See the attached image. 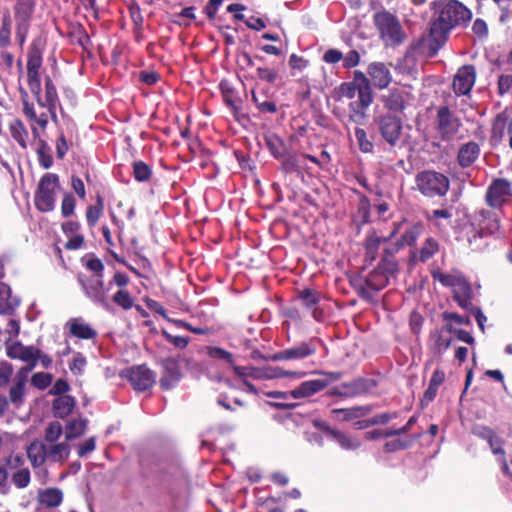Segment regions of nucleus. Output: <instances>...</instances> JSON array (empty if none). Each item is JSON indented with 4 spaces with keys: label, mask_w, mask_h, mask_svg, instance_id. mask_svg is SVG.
<instances>
[{
    "label": "nucleus",
    "mask_w": 512,
    "mask_h": 512,
    "mask_svg": "<svg viewBox=\"0 0 512 512\" xmlns=\"http://www.w3.org/2000/svg\"><path fill=\"white\" fill-rule=\"evenodd\" d=\"M437 13L438 16L430 28V36L437 44L446 40V35L452 28L470 18V11L456 0L439 3Z\"/></svg>",
    "instance_id": "1"
},
{
    "label": "nucleus",
    "mask_w": 512,
    "mask_h": 512,
    "mask_svg": "<svg viewBox=\"0 0 512 512\" xmlns=\"http://www.w3.org/2000/svg\"><path fill=\"white\" fill-rule=\"evenodd\" d=\"M373 22L386 45H399L404 41L405 32L398 18L392 13L377 12L373 16Z\"/></svg>",
    "instance_id": "2"
},
{
    "label": "nucleus",
    "mask_w": 512,
    "mask_h": 512,
    "mask_svg": "<svg viewBox=\"0 0 512 512\" xmlns=\"http://www.w3.org/2000/svg\"><path fill=\"white\" fill-rule=\"evenodd\" d=\"M59 186L57 174L46 173L41 177L34 195L35 207L40 212L47 213L54 210Z\"/></svg>",
    "instance_id": "3"
},
{
    "label": "nucleus",
    "mask_w": 512,
    "mask_h": 512,
    "mask_svg": "<svg viewBox=\"0 0 512 512\" xmlns=\"http://www.w3.org/2000/svg\"><path fill=\"white\" fill-rule=\"evenodd\" d=\"M374 95H367L365 93H358L357 100H352L348 103L347 113L340 105H335L333 113L338 119L347 117V122L363 125L367 120V110L373 103Z\"/></svg>",
    "instance_id": "4"
},
{
    "label": "nucleus",
    "mask_w": 512,
    "mask_h": 512,
    "mask_svg": "<svg viewBox=\"0 0 512 512\" xmlns=\"http://www.w3.org/2000/svg\"><path fill=\"white\" fill-rule=\"evenodd\" d=\"M419 191L427 197L444 196L449 190V179L435 171H423L416 177Z\"/></svg>",
    "instance_id": "5"
},
{
    "label": "nucleus",
    "mask_w": 512,
    "mask_h": 512,
    "mask_svg": "<svg viewBox=\"0 0 512 512\" xmlns=\"http://www.w3.org/2000/svg\"><path fill=\"white\" fill-rule=\"evenodd\" d=\"M102 278L100 276H86L82 274H79L77 277L85 295L95 304L109 310L111 307L108 301L109 287L106 288L104 286Z\"/></svg>",
    "instance_id": "6"
},
{
    "label": "nucleus",
    "mask_w": 512,
    "mask_h": 512,
    "mask_svg": "<svg viewBox=\"0 0 512 512\" xmlns=\"http://www.w3.org/2000/svg\"><path fill=\"white\" fill-rule=\"evenodd\" d=\"M382 139L391 147H396L402 138L403 121L396 115L387 113L375 118Z\"/></svg>",
    "instance_id": "7"
},
{
    "label": "nucleus",
    "mask_w": 512,
    "mask_h": 512,
    "mask_svg": "<svg viewBox=\"0 0 512 512\" xmlns=\"http://www.w3.org/2000/svg\"><path fill=\"white\" fill-rule=\"evenodd\" d=\"M512 197L511 183L504 178L494 179L488 186L485 200L488 206L501 209Z\"/></svg>",
    "instance_id": "8"
},
{
    "label": "nucleus",
    "mask_w": 512,
    "mask_h": 512,
    "mask_svg": "<svg viewBox=\"0 0 512 512\" xmlns=\"http://www.w3.org/2000/svg\"><path fill=\"white\" fill-rule=\"evenodd\" d=\"M6 354L11 359H17L26 364L20 370H27V374L36 366L39 349L33 345L24 346L20 342L6 345Z\"/></svg>",
    "instance_id": "9"
},
{
    "label": "nucleus",
    "mask_w": 512,
    "mask_h": 512,
    "mask_svg": "<svg viewBox=\"0 0 512 512\" xmlns=\"http://www.w3.org/2000/svg\"><path fill=\"white\" fill-rule=\"evenodd\" d=\"M460 121L448 107L443 106L437 112V129L443 140H451L459 131Z\"/></svg>",
    "instance_id": "10"
},
{
    "label": "nucleus",
    "mask_w": 512,
    "mask_h": 512,
    "mask_svg": "<svg viewBox=\"0 0 512 512\" xmlns=\"http://www.w3.org/2000/svg\"><path fill=\"white\" fill-rule=\"evenodd\" d=\"M125 376L138 391H145L155 383V374L145 365L129 368L126 370Z\"/></svg>",
    "instance_id": "11"
},
{
    "label": "nucleus",
    "mask_w": 512,
    "mask_h": 512,
    "mask_svg": "<svg viewBox=\"0 0 512 512\" xmlns=\"http://www.w3.org/2000/svg\"><path fill=\"white\" fill-rule=\"evenodd\" d=\"M471 227L476 228L477 231H482V233L488 236L499 230L500 222L496 213L481 209L474 212L471 219Z\"/></svg>",
    "instance_id": "12"
},
{
    "label": "nucleus",
    "mask_w": 512,
    "mask_h": 512,
    "mask_svg": "<svg viewBox=\"0 0 512 512\" xmlns=\"http://www.w3.org/2000/svg\"><path fill=\"white\" fill-rule=\"evenodd\" d=\"M21 100L23 105V114L25 117L32 122L31 131L35 139L40 137L39 130L35 126L37 124L41 129H46L48 125V113L41 112L37 114L34 104L29 102L28 94L26 91L21 90Z\"/></svg>",
    "instance_id": "13"
},
{
    "label": "nucleus",
    "mask_w": 512,
    "mask_h": 512,
    "mask_svg": "<svg viewBox=\"0 0 512 512\" xmlns=\"http://www.w3.org/2000/svg\"><path fill=\"white\" fill-rule=\"evenodd\" d=\"M24 464L21 455H12L7 461L8 468L12 470L11 481L19 489L26 488L31 480L30 470Z\"/></svg>",
    "instance_id": "14"
},
{
    "label": "nucleus",
    "mask_w": 512,
    "mask_h": 512,
    "mask_svg": "<svg viewBox=\"0 0 512 512\" xmlns=\"http://www.w3.org/2000/svg\"><path fill=\"white\" fill-rule=\"evenodd\" d=\"M316 352L313 342H301L293 347L281 350L271 356L273 361L302 360Z\"/></svg>",
    "instance_id": "15"
},
{
    "label": "nucleus",
    "mask_w": 512,
    "mask_h": 512,
    "mask_svg": "<svg viewBox=\"0 0 512 512\" xmlns=\"http://www.w3.org/2000/svg\"><path fill=\"white\" fill-rule=\"evenodd\" d=\"M476 78L475 68L465 65L458 69L454 80L453 90L457 95H467L471 91Z\"/></svg>",
    "instance_id": "16"
},
{
    "label": "nucleus",
    "mask_w": 512,
    "mask_h": 512,
    "mask_svg": "<svg viewBox=\"0 0 512 512\" xmlns=\"http://www.w3.org/2000/svg\"><path fill=\"white\" fill-rule=\"evenodd\" d=\"M373 410L371 405H359L348 408H335L330 411V418L338 422H348L362 419Z\"/></svg>",
    "instance_id": "17"
},
{
    "label": "nucleus",
    "mask_w": 512,
    "mask_h": 512,
    "mask_svg": "<svg viewBox=\"0 0 512 512\" xmlns=\"http://www.w3.org/2000/svg\"><path fill=\"white\" fill-rule=\"evenodd\" d=\"M367 75L370 82L379 89H385L392 81V74L389 67L383 62H372L367 68Z\"/></svg>",
    "instance_id": "18"
},
{
    "label": "nucleus",
    "mask_w": 512,
    "mask_h": 512,
    "mask_svg": "<svg viewBox=\"0 0 512 512\" xmlns=\"http://www.w3.org/2000/svg\"><path fill=\"white\" fill-rule=\"evenodd\" d=\"M329 384L330 381L326 378L304 381L298 387L289 391V395L293 399L307 398L324 390Z\"/></svg>",
    "instance_id": "19"
},
{
    "label": "nucleus",
    "mask_w": 512,
    "mask_h": 512,
    "mask_svg": "<svg viewBox=\"0 0 512 512\" xmlns=\"http://www.w3.org/2000/svg\"><path fill=\"white\" fill-rule=\"evenodd\" d=\"M161 365L165 374L160 379V386L168 390L181 378L179 362L175 357L169 356L162 359Z\"/></svg>",
    "instance_id": "20"
},
{
    "label": "nucleus",
    "mask_w": 512,
    "mask_h": 512,
    "mask_svg": "<svg viewBox=\"0 0 512 512\" xmlns=\"http://www.w3.org/2000/svg\"><path fill=\"white\" fill-rule=\"evenodd\" d=\"M27 379V370H19L9 388V400L16 408L24 403Z\"/></svg>",
    "instance_id": "21"
},
{
    "label": "nucleus",
    "mask_w": 512,
    "mask_h": 512,
    "mask_svg": "<svg viewBox=\"0 0 512 512\" xmlns=\"http://www.w3.org/2000/svg\"><path fill=\"white\" fill-rule=\"evenodd\" d=\"M410 99V94L401 89H393L387 96H384L383 102L385 108L394 113L402 112L406 103Z\"/></svg>",
    "instance_id": "22"
},
{
    "label": "nucleus",
    "mask_w": 512,
    "mask_h": 512,
    "mask_svg": "<svg viewBox=\"0 0 512 512\" xmlns=\"http://www.w3.org/2000/svg\"><path fill=\"white\" fill-rule=\"evenodd\" d=\"M66 327L72 336L79 339L89 340L94 339L97 336V331L82 318H71L66 323Z\"/></svg>",
    "instance_id": "23"
},
{
    "label": "nucleus",
    "mask_w": 512,
    "mask_h": 512,
    "mask_svg": "<svg viewBox=\"0 0 512 512\" xmlns=\"http://www.w3.org/2000/svg\"><path fill=\"white\" fill-rule=\"evenodd\" d=\"M234 373L241 379L253 378L257 380L273 378L272 368H257L253 366L233 365Z\"/></svg>",
    "instance_id": "24"
},
{
    "label": "nucleus",
    "mask_w": 512,
    "mask_h": 512,
    "mask_svg": "<svg viewBox=\"0 0 512 512\" xmlns=\"http://www.w3.org/2000/svg\"><path fill=\"white\" fill-rule=\"evenodd\" d=\"M480 146L473 141L463 144L457 155V161L463 168L471 166L479 157Z\"/></svg>",
    "instance_id": "25"
},
{
    "label": "nucleus",
    "mask_w": 512,
    "mask_h": 512,
    "mask_svg": "<svg viewBox=\"0 0 512 512\" xmlns=\"http://www.w3.org/2000/svg\"><path fill=\"white\" fill-rule=\"evenodd\" d=\"M48 462L63 464L69 457L71 445L65 440L47 445Z\"/></svg>",
    "instance_id": "26"
},
{
    "label": "nucleus",
    "mask_w": 512,
    "mask_h": 512,
    "mask_svg": "<svg viewBox=\"0 0 512 512\" xmlns=\"http://www.w3.org/2000/svg\"><path fill=\"white\" fill-rule=\"evenodd\" d=\"M34 0H17L14 6L16 25H30L34 12Z\"/></svg>",
    "instance_id": "27"
},
{
    "label": "nucleus",
    "mask_w": 512,
    "mask_h": 512,
    "mask_svg": "<svg viewBox=\"0 0 512 512\" xmlns=\"http://www.w3.org/2000/svg\"><path fill=\"white\" fill-rule=\"evenodd\" d=\"M27 456L34 468L40 467L48 461L47 444L42 441H33L27 447Z\"/></svg>",
    "instance_id": "28"
},
{
    "label": "nucleus",
    "mask_w": 512,
    "mask_h": 512,
    "mask_svg": "<svg viewBox=\"0 0 512 512\" xmlns=\"http://www.w3.org/2000/svg\"><path fill=\"white\" fill-rule=\"evenodd\" d=\"M374 386V383L370 379L357 378L350 382L343 383V389L346 394V398L356 397L369 392Z\"/></svg>",
    "instance_id": "29"
},
{
    "label": "nucleus",
    "mask_w": 512,
    "mask_h": 512,
    "mask_svg": "<svg viewBox=\"0 0 512 512\" xmlns=\"http://www.w3.org/2000/svg\"><path fill=\"white\" fill-rule=\"evenodd\" d=\"M43 97L45 98L46 109H47L49 115L51 116V119L54 122H56L57 121L56 109H57V106L60 104V101H59L56 87L50 78H47L45 81V95Z\"/></svg>",
    "instance_id": "30"
},
{
    "label": "nucleus",
    "mask_w": 512,
    "mask_h": 512,
    "mask_svg": "<svg viewBox=\"0 0 512 512\" xmlns=\"http://www.w3.org/2000/svg\"><path fill=\"white\" fill-rule=\"evenodd\" d=\"M453 298L458 305L464 309L471 306L472 290L470 284L465 280L464 277L452 288Z\"/></svg>",
    "instance_id": "31"
},
{
    "label": "nucleus",
    "mask_w": 512,
    "mask_h": 512,
    "mask_svg": "<svg viewBox=\"0 0 512 512\" xmlns=\"http://www.w3.org/2000/svg\"><path fill=\"white\" fill-rule=\"evenodd\" d=\"M358 95V87L356 84L350 82H343L333 91L332 97L336 105L344 103V99L352 101Z\"/></svg>",
    "instance_id": "32"
},
{
    "label": "nucleus",
    "mask_w": 512,
    "mask_h": 512,
    "mask_svg": "<svg viewBox=\"0 0 512 512\" xmlns=\"http://www.w3.org/2000/svg\"><path fill=\"white\" fill-rule=\"evenodd\" d=\"M332 439L345 450H356L360 448L361 441L348 433L340 430H332L330 432Z\"/></svg>",
    "instance_id": "33"
},
{
    "label": "nucleus",
    "mask_w": 512,
    "mask_h": 512,
    "mask_svg": "<svg viewBox=\"0 0 512 512\" xmlns=\"http://www.w3.org/2000/svg\"><path fill=\"white\" fill-rule=\"evenodd\" d=\"M19 305V301L11 296L10 287L0 283V314H10Z\"/></svg>",
    "instance_id": "34"
},
{
    "label": "nucleus",
    "mask_w": 512,
    "mask_h": 512,
    "mask_svg": "<svg viewBox=\"0 0 512 512\" xmlns=\"http://www.w3.org/2000/svg\"><path fill=\"white\" fill-rule=\"evenodd\" d=\"M75 406V400L72 396L61 395L53 403L54 415L58 418L67 417Z\"/></svg>",
    "instance_id": "35"
},
{
    "label": "nucleus",
    "mask_w": 512,
    "mask_h": 512,
    "mask_svg": "<svg viewBox=\"0 0 512 512\" xmlns=\"http://www.w3.org/2000/svg\"><path fill=\"white\" fill-rule=\"evenodd\" d=\"M39 501L49 508L59 506L63 501V493L58 488H47L39 492Z\"/></svg>",
    "instance_id": "36"
},
{
    "label": "nucleus",
    "mask_w": 512,
    "mask_h": 512,
    "mask_svg": "<svg viewBox=\"0 0 512 512\" xmlns=\"http://www.w3.org/2000/svg\"><path fill=\"white\" fill-rule=\"evenodd\" d=\"M11 137L23 148L27 147L28 130L20 119H13L9 123Z\"/></svg>",
    "instance_id": "37"
},
{
    "label": "nucleus",
    "mask_w": 512,
    "mask_h": 512,
    "mask_svg": "<svg viewBox=\"0 0 512 512\" xmlns=\"http://www.w3.org/2000/svg\"><path fill=\"white\" fill-rule=\"evenodd\" d=\"M87 429L86 419H75L67 423L65 427L64 438L67 441H72L82 436Z\"/></svg>",
    "instance_id": "38"
},
{
    "label": "nucleus",
    "mask_w": 512,
    "mask_h": 512,
    "mask_svg": "<svg viewBox=\"0 0 512 512\" xmlns=\"http://www.w3.org/2000/svg\"><path fill=\"white\" fill-rule=\"evenodd\" d=\"M104 211V200L101 195H97L96 204L89 205L86 209V221L89 227H94L99 221Z\"/></svg>",
    "instance_id": "39"
},
{
    "label": "nucleus",
    "mask_w": 512,
    "mask_h": 512,
    "mask_svg": "<svg viewBox=\"0 0 512 512\" xmlns=\"http://www.w3.org/2000/svg\"><path fill=\"white\" fill-rule=\"evenodd\" d=\"M42 65V49L38 41H33L28 51L27 71H39Z\"/></svg>",
    "instance_id": "40"
},
{
    "label": "nucleus",
    "mask_w": 512,
    "mask_h": 512,
    "mask_svg": "<svg viewBox=\"0 0 512 512\" xmlns=\"http://www.w3.org/2000/svg\"><path fill=\"white\" fill-rule=\"evenodd\" d=\"M36 153L38 156V161L43 168L48 169L53 165L51 147L45 140H38V147L36 149Z\"/></svg>",
    "instance_id": "41"
},
{
    "label": "nucleus",
    "mask_w": 512,
    "mask_h": 512,
    "mask_svg": "<svg viewBox=\"0 0 512 512\" xmlns=\"http://www.w3.org/2000/svg\"><path fill=\"white\" fill-rule=\"evenodd\" d=\"M439 251V243L433 237H428L423 242L420 250L418 259L421 262H426L430 258H432Z\"/></svg>",
    "instance_id": "42"
},
{
    "label": "nucleus",
    "mask_w": 512,
    "mask_h": 512,
    "mask_svg": "<svg viewBox=\"0 0 512 512\" xmlns=\"http://www.w3.org/2000/svg\"><path fill=\"white\" fill-rule=\"evenodd\" d=\"M350 83L356 84L358 87V93H365L367 95H374L370 77L367 76L365 73L359 70H355L353 72V81Z\"/></svg>",
    "instance_id": "43"
},
{
    "label": "nucleus",
    "mask_w": 512,
    "mask_h": 512,
    "mask_svg": "<svg viewBox=\"0 0 512 512\" xmlns=\"http://www.w3.org/2000/svg\"><path fill=\"white\" fill-rule=\"evenodd\" d=\"M63 434V427L60 422L52 421L48 424L44 431V443L49 445L58 443V440Z\"/></svg>",
    "instance_id": "44"
},
{
    "label": "nucleus",
    "mask_w": 512,
    "mask_h": 512,
    "mask_svg": "<svg viewBox=\"0 0 512 512\" xmlns=\"http://www.w3.org/2000/svg\"><path fill=\"white\" fill-rule=\"evenodd\" d=\"M395 233L396 231L394 230L388 237H380L376 234L375 231L368 233L365 239L368 252L376 253L380 244L389 241L392 237H394Z\"/></svg>",
    "instance_id": "45"
},
{
    "label": "nucleus",
    "mask_w": 512,
    "mask_h": 512,
    "mask_svg": "<svg viewBox=\"0 0 512 512\" xmlns=\"http://www.w3.org/2000/svg\"><path fill=\"white\" fill-rule=\"evenodd\" d=\"M265 142L268 149L276 159H281L284 156L285 146L283 141L278 136H267L265 138Z\"/></svg>",
    "instance_id": "46"
},
{
    "label": "nucleus",
    "mask_w": 512,
    "mask_h": 512,
    "mask_svg": "<svg viewBox=\"0 0 512 512\" xmlns=\"http://www.w3.org/2000/svg\"><path fill=\"white\" fill-rule=\"evenodd\" d=\"M506 119L500 115L493 122L491 131V142L496 145L500 143L505 135Z\"/></svg>",
    "instance_id": "47"
},
{
    "label": "nucleus",
    "mask_w": 512,
    "mask_h": 512,
    "mask_svg": "<svg viewBox=\"0 0 512 512\" xmlns=\"http://www.w3.org/2000/svg\"><path fill=\"white\" fill-rule=\"evenodd\" d=\"M423 224L417 223L410 227L408 230L404 232V234L401 236V244L402 245H414L417 241V239L420 237V235L423 233Z\"/></svg>",
    "instance_id": "48"
},
{
    "label": "nucleus",
    "mask_w": 512,
    "mask_h": 512,
    "mask_svg": "<svg viewBox=\"0 0 512 512\" xmlns=\"http://www.w3.org/2000/svg\"><path fill=\"white\" fill-rule=\"evenodd\" d=\"M256 72L260 80L269 84H274L280 79L279 69L276 67L259 66L256 68Z\"/></svg>",
    "instance_id": "49"
},
{
    "label": "nucleus",
    "mask_w": 512,
    "mask_h": 512,
    "mask_svg": "<svg viewBox=\"0 0 512 512\" xmlns=\"http://www.w3.org/2000/svg\"><path fill=\"white\" fill-rule=\"evenodd\" d=\"M299 299L308 309H314L320 301V293L312 289H304L299 293Z\"/></svg>",
    "instance_id": "50"
},
{
    "label": "nucleus",
    "mask_w": 512,
    "mask_h": 512,
    "mask_svg": "<svg viewBox=\"0 0 512 512\" xmlns=\"http://www.w3.org/2000/svg\"><path fill=\"white\" fill-rule=\"evenodd\" d=\"M11 42V18L9 13L3 16L0 26V46L7 47Z\"/></svg>",
    "instance_id": "51"
},
{
    "label": "nucleus",
    "mask_w": 512,
    "mask_h": 512,
    "mask_svg": "<svg viewBox=\"0 0 512 512\" xmlns=\"http://www.w3.org/2000/svg\"><path fill=\"white\" fill-rule=\"evenodd\" d=\"M355 138L358 142L359 149L363 153L373 152V143L367 138L366 131L362 128L355 129Z\"/></svg>",
    "instance_id": "52"
},
{
    "label": "nucleus",
    "mask_w": 512,
    "mask_h": 512,
    "mask_svg": "<svg viewBox=\"0 0 512 512\" xmlns=\"http://www.w3.org/2000/svg\"><path fill=\"white\" fill-rule=\"evenodd\" d=\"M151 168L143 161H137L133 165V175L137 181H147L151 176Z\"/></svg>",
    "instance_id": "53"
},
{
    "label": "nucleus",
    "mask_w": 512,
    "mask_h": 512,
    "mask_svg": "<svg viewBox=\"0 0 512 512\" xmlns=\"http://www.w3.org/2000/svg\"><path fill=\"white\" fill-rule=\"evenodd\" d=\"M113 301L125 310L131 309L134 305V300L127 290H119L113 296Z\"/></svg>",
    "instance_id": "54"
},
{
    "label": "nucleus",
    "mask_w": 512,
    "mask_h": 512,
    "mask_svg": "<svg viewBox=\"0 0 512 512\" xmlns=\"http://www.w3.org/2000/svg\"><path fill=\"white\" fill-rule=\"evenodd\" d=\"M463 276L459 273L444 274L441 272L433 273L434 280L439 281L444 286L454 287Z\"/></svg>",
    "instance_id": "55"
},
{
    "label": "nucleus",
    "mask_w": 512,
    "mask_h": 512,
    "mask_svg": "<svg viewBox=\"0 0 512 512\" xmlns=\"http://www.w3.org/2000/svg\"><path fill=\"white\" fill-rule=\"evenodd\" d=\"M161 334L169 343H171L177 349H185L190 342L189 337L174 336L165 329L161 330Z\"/></svg>",
    "instance_id": "56"
},
{
    "label": "nucleus",
    "mask_w": 512,
    "mask_h": 512,
    "mask_svg": "<svg viewBox=\"0 0 512 512\" xmlns=\"http://www.w3.org/2000/svg\"><path fill=\"white\" fill-rule=\"evenodd\" d=\"M471 231L468 232V243L472 250H480L485 244L483 238L487 235L482 231H477L476 228L471 227Z\"/></svg>",
    "instance_id": "57"
},
{
    "label": "nucleus",
    "mask_w": 512,
    "mask_h": 512,
    "mask_svg": "<svg viewBox=\"0 0 512 512\" xmlns=\"http://www.w3.org/2000/svg\"><path fill=\"white\" fill-rule=\"evenodd\" d=\"M207 353L213 359L224 360L232 367L234 365L233 355L220 347H208Z\"/></svg>",
    "instance_id": "58"
},
{
    "label": "nucleus",
    "mask_w": 512,
    "mask_h": 512,
    "mask_svg": "<svg viewBox=\"0 0 512 512\" xmlns=\"http://www.w3.org/2000/svg\"><path fill=\"white\" fill-rule=\"evenodd\" d=\"M70 145L67 142L65 134L63 131H59L58 137L56 139L55 148L56 155L58 159H63L66 153L69 150Z\"/></svg>",
    "instance_id": "59"
},
{
    "label": "nucleus",
    "mask_w": 512,
    "mask_h": 512,
    "mask_svg": "<svg viewBox=\"0 0 512 512\" xmlns=\"http://www.w3.org/2000/svg\"><path fill=\"white\" fill-rule=\"evenodd\" d=\"M76 206L75 198L69 194L66 193L63 197L62 203H61V213L64 217H69L74 213Z\"/></svg>",
    "instance_id": "60"
},
{
    "label": "nucleus",
    "mask_w": 512,
    "mask_h": 512,
    "mask_svg": "<svg viewBox=\"0 0 512 512\" xmlns=\"http://www.w3.org/2000/svg\"><path fill=\"white\" fill-rule=\"evenodd\" d=\"M31 382L39 389H46L52 383V376L47 373H35L32 376Z\"/></svg>",
    "instance_id": "61"
},
{
    "label": "nucleus",
    "mask_w": 512,
    "mask_h": 512,
    "mask_svg": "<svg viewBox=\"0 0 512 512\" xmlns=\"http://www.w3.org/2000/svg\"><path fill=\"white\" fill-rule=\"evenodd\" d=\"M28 86L32 94L41 92V80L39 71H27Z\"/></svg>",
    "instance_id": "62"
},
{
    "label": "nucleus",
    "mask_w": 512,
    "mask_h": 512,
    "mask_svg": "<svg viewBox=\"0 0 512 512\" xmlns=\"http://www.w3.org/2000/svg\"><path fill=\"white\" fill-rule=\"evenodd\" d=\"M85 365H86L85 357L82 354L77 353L74 355L72 361L69 363V368L73 374L80 375V374H82Z\"/></svg>",
    "instance_id": "63"
},
{
    "label": "nucleus",
    "mask_w": 512,
    "mask_h": 512,
    "mask_svg": "<svg viewBox=\"0 0 512 512\" xmlns=\"http://www.w3.org/2000/svg\"><path fill=\"white\" fill-rule=\"evenodd\" d=\"M386 277L383 276L381 273L374 271L370 274L369 278L367 279V284L369 287L379 290L383 288L386 284Z\"/></svg>",
    "instance_id": "64"
}]
</instances>
